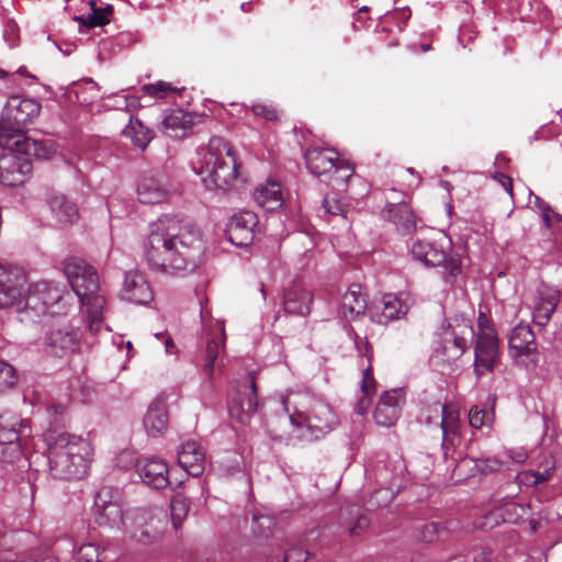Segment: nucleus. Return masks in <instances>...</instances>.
<instances>
[{
  "label": "nucleus",
  "mask_w": 562,
  "mask_h": 562,
  "mask_svg": "<svg viewBox=\"0 0 562 562\" xmlns=\"http://www.w3.org/2000/svg\"><path fill=\"white\" fill-rule=\"evenodd\" d=\"M411 9L408 7H404L396 10L393 14V18L398 22V24H405L411 19Z\"/></svg>",
  "instance_id": "e2e57ef3"
},
{
  "label": "nucleus",
  "mask_w": 562,
  "mask_h": 562,
  "mask_svg": "<svg viewBox=\"0 0 562 562\" xmlns=\"http://www.w3.org/2000/svg\"><path fill=\"white\" fill-rule=\"evenodd\" d=\"M322 206H323V210H324V212L326 214H329V215H341L344 218L346 217L344 206L334 196L326 195L323 199Z\"/></svg>",
  "instance_id": "864d4df0"
},
{
  "label": "nucleus",
  "mask_w": 562,
  "mask_h": 562,
  "mask_svg": "<svg viewBox=\"0 0 562 562\" xmlns=\"http://www.w3.org/2000/svg\"><path fill=\"white\" fill-rule=\"evenodd\" d=\"M474 336L472 322L464 317H454L442 326L440 345L435 349V357L451 362L459 359L468 348V341Z\"/></svg>",
  "instance_id": "9b49d317"
},
{
  "label": "nucleus",
  "mask_w": 562,
  "mask_h": 562,
  "mask_svg": "<svg viewBox=\"0 0 562 562\" xmlns=\"http://www.w3.org/2000/svg\"><path fill=\"white\" fill-rule=\"evenodd\" d=\"M509 355L515 364L528 372H533L539 366L540 353L536 342V336L527 324H517L509 336Z\"/></svg>",
  "instance_id": "ddd939ff"
},
{
  "label": "nucleus",
  "mask_w": 562,
  "mask_h": 562,
  "mask_svg": "<svg viewBox=\"0 0 562 562\" xmlns=\"http://www.w3.org/2000/svg\"><path fill=\"white\" fill-rule=\"evenodd\" d=\"M273 526L274 521L270 516L255 515L252 518V531L258 537H268Z\"/></svg>",
  "instance_id": "de8ad7c7"
},
{
  "label": "nucleus",
  "mask_w": 562,
  "mask_h": 562,
  "mask_svg": "<svg viewBox=\"0 0 562 562\" xmlns=\"http://www.w3.org/2000/svg\"><path fill=\"white\" fill-rule=\"evenodd\" d=\"M167 524V514L158 507L134 508L125 512L122 531L143 544L157 541Z\"/></svg>",
  "instance_id": "0eeeda50"
},
{
  "label": "nucleus",
  "mask_w": 562,
  "mask_h": 562,
  "mask_svg": "<svg viewBox=\"0 0 562 562\" xmlns=\"http://www.w3.org/2000/svg\"><path fill=\"white\" fill-rule=\"evenodd\" d=\"M436 418H440L442 429V443L445 445L449 436H454L459 429V412L452 404L441 405L439 402L434 404Z\"/></svg>",
  "instance_id": "4c0bfd02"
},
{
  "label": "nucleus",
  "mask_w": 562,
  "mask_h": 562,
  "mask_svg": "<svg viewBox=\"0 0 562 562\" xmlns=\"http://www.w3.org/2000/svg\"><path fill=\"white\" fill-rule=\"evenodd\" d=\"M190 510L189 499L182 494H176L170 502L172 526L178 530Z\"/></svg>",
  "instance_id": "37998d69"
},
{
  "label": "nucleus",
  "mask_w": 562,
  "mask_h": 562,
  "mask_svg": "<svg viewBox=\"0 0 562 562\" xmlns=\"http://www.w3.org/2000/svg\"><path fill=\"white\" fill-rule=\"evenodd\" d=\"M438 537V525L435 522L426 524L422 531V538L426 542L432 541Z\"/></svg>",
  "instance_id": "680f3d73"
},
{
  "label": "nucleus",
  "mask_w": 562,
  "mask_h": 562,
  "mask_svg": "<svg viewBox=\"0 0 562 562\" xmlns=\"http://www.w3.org/2000/svg\"><path fill=\"white\" fill-rule=\"evenodd\" d=\"M496 178L499 180L501 184L504 187V189L509 193L513 194V183L512 179L503 173H498Z\"/></svg>",
  "instance_id": "774afa93"
},
{
  "label": "nucleus",
  "mask_w": 562,
  "mask_h": 562,
  "mask_svg": "<svg viewBox=\"0 0 562 562\" xmlns=\"http://www.w3.org/2000/svg\"><path fill=\"white\" fill-rule=\"evenodd\" d=\"M367 308V299L361 285L351 284L341 297L338 313L347 321H353Z\"/></svg>",
  "instance_id": "c756f323"
},
{
  "label": "nucleus",
  "mask_w": 562,
  "mask_h": 562,
  "mask_svg": "<svg viewBox=\"0 0 562 562\" xmlns=\"http://www.w3.org/2000/svg\"><path fill=\"white\" fill-rule=\"evenodd\" d=\"M198 154L195 171L204 187L207 190H228L237 180L239 167L231 144L221 136H213Z\"/></svg>",
  "instance_id": "20e7f679"
},
{
  "label": "nucleus",
  "mask_w": 562,
  "mask_h": 562,
  "mask_svg": "<svg viewBox=\"0 0 562 562\" xmlns=\"http://www.w3.org/2000/svg\"><path fill=\"white\" fill-rule=\"evenodd\" d=\"M101 549L95 543H85L79 547L76 554L77 562H100Z\"/></svg>",
  "instance_id": "49530a36"
},
{
  "label": "nucleus",
  "mask_w": 562,
  "mask_h": 562,
  "mask_svg": "<svg viewBox=\"0 0 562 562\" xmlns=\"http://www.w3.org/2000/svg\"><path fill=\"white\" fill-rule=\"evenodd\" d=\"M396 488L397 487L395 486L380 485V488H378L372 495H370L369 499L367 501L368 508L375 509L379 507L386 506L394 498Z\"/></svg>",
  "instance_id": "c03bdc74"
},
{
  "label": "nucleus",
  "mask_w": 562,
  "mask_h": 562,
  "mask_svg": "<svg viewBox=\"0 0 562 562\" xmlns=\"http://www.w3.org/2000/svg\"><path fill=\"white\" fill-rule=\"evenodd\" d=\"M146 432L159 437L166 432L169 425L168 404L165 396H157L148 406L143 419Z\"/></svg>",
  "instance_id": "393cba45"
},
{
  "label": "nucleus",
  "mask_w": 562,
  "mask_h": 562,
  "mask_svg": "<svg viewBox=\"0 0 562 562\" xmlns=\"http://www.w3.org/2000/svg\"><path fill=\"white\" fill-rule=\"evenodd\" d=\"M305 162L308 170L315 176H323L334 171L333 184L341 186L352 176L353 169L344 160L338 159V154L330 148H308L305 151Z\"/></svg>",
  "instance_id": "f8f14e48"
},
{
  "label": "nucleus",
  "mask_w": 562,
  "mask_h": 562,
  "mask_svg": "<svg viewBox=\"0 0 562 562\" xmlns=\"http://www.w3.org/2000/svg\"><path fill=\"white\" fill-rule=\"evenodd\" d=\"M178 462L189 475L199 476L204 471L205 453L196 441L189 440L180 446Z\"/></svg>",
  "instance_id": "c85d7f7f"
},
{
  "label": "nucleus",
  "mask_w": 562,
  "mask_h": 562,
  "mask_svg": "<svg viewBox=\"0 0 562 562\" xmlns=\"http://www.w3.org/2000/svg\"><path fill=\"white\" fill-rule=\"evenodd\" d=\"M136 105H137V99L117 94L114 98V104L111 106L116 110L131 111Z\"/></svg>",
  "instance_id": "bf43d9fd"
},
{
  "label": "nucleus",
  "mask_w": 562,
  "mask_h": 562,
  "mask_svg": "<svg viewBox=\"0 0 562 562\" xmlns=\"http://www.w3.org/2000/svg\"><path fill=\"white\" fill-rule=\"evenodd\" d=\"M19 26L13 21H8L3 27V40L7 42L10 48L15 47L19 44Z\"/></svg>",
  "instance_id": "603ef678"
},
{
  "label": "nucleus",
  "mask_w": 562,
  "mask_h": 562,
  "mask_svg": "<svg viewBox=\"0 0 562 562\" xmlns=\"http://www.w3.org/2000/svg\"><path fill=\"white\" fill-rule=\"evenodd\" d=\"M499 358V340L495 329L477 334L474 347V372L482 376L493 371Z\"/></svg>",
  "instance_id": "f3484780"
},
{
  "label": "nucleus",
  "mask_w": 562,
  "mask_h": 562,
  "mask_svg": "<svg viewBox=\"0 0 562 562\" xmlns=\"http://www.w3.org/2000/svg\"><path fill=\"white\" fill-rule=\"evenodd\" d=\"M507 454L516 463H522L528 458V453L525 449H510Z\"/></svg>",
  "instance_id": "69168bd1"
},
{
  "label": "nucleus",
  "mask_w": 562,
  "mask_h": 562,
  "mask_svg": "<svg viewBox=\"0 0 562 562\" xmlns=\"http://www.w3.org/2000/svg\"><path fill=\"white\" fill-rule=\"evenodd\" d=\"M369 526V518L367 516H359L355 526H352L349 530L351 536H357L363 529Z\"/></svg>",
  "instance_id": "0e129e2a"
},
{
  "label": "nucleus",
  "mask_w": 562,
  "mask_h": 562,
  "mask_svg": "<svg viewBox=\"0 0 562 562\" xmlns=\"http://www.w3.org/2000/svg\"><path fill=\"white\" fill-rule=\"evenodd\" d=\"M257 225L258 217L256 213L240 211L229 218L226 227L227 238L237 247H246L252 243Z\"/></svg>",
  "instance_id": "6ab92c4d"
},
{
  "label": "nucleus",
  "mask_w": 562,
  "mask_h": 562,
  "mask_svg": "<svg viewBox=\"0 0 562 562\" xmlns=\"http://www.w3.org/2000/svg\"><path fill=\"white\" fill-rule=\"evenodd\" d=\"M440 240L416 239L411 245L412 258L427 268L443 267L446 282H452L460 272V259L448 254L449 244Z\"/></svg>",
  "instance_id": "1a4fd4ad"
},
{
  "label": "nucleus",
  "mask_w": 562,
  "mask_h": 562,
  "mask_svg": "<svg viewBox=\"0 0 562 562\" xmlns=\"http://www.w3.org/2000/svg\"><path fill=\"white\" fill-rule=\"evenodd\" d=\"M80 337L79 330L74 328H52L45 337V350L54 357L63 358L78 348Z\"/></svg>",
  "instance_id": "5701e85b"
},
{
  "label": "nucleus",
  "mask_w": 562,
  "mask_h": 562,
  "mask_svg": "<svg viewBox=\"0 0 562 562\" xmlns=\"http://www.w3.org/2000/svg\"><path fill=\"white\" fill-rule=\"evenodd\" d=\"M555 470L554 462H549L548 465L542 471H530L526 473V476H532L533 477V485H538L540 483H544L549 481Z\"/></svg>",
  "instance_id": "5fc2aeb1"
},
{
  "label": "nucleus",
  "mask_w": 562,
  "mask_h": 562,
  "mask_svg": "<svg viewBox=\"0 0 562 562\" xmlns=\"http://www.w3.org/2000/svg\"><path fill=\"white\" fill-rule=\"evenodd\" d=\"M31 436L26 419L13 412L0 414V461L13 463L23 456L22 441Z\"/></svg>",
  "instance_id": "9d476101"
},
{
  "label": "nucleus",
  "mask_w": 562,
  "mask_h": 562,
  "mask_svg": "<svg viewBox=\"0 0 562 562\" xmlns=\"http://www.w3.org/2000/svg\"><path fill=\"white\" fill-rule=\"evenodd\" d=\"M193 124V117L183 110L176 109L167 112L161 122L162 132L172 138L183 137Z\"/></svg>",
  "instance_id": "2f4dec72"
},
{
  "label": "nucleus",
  "mask_w": 562,
  "mask_h": 562,
  "mask_svg": "<svg viewBox=\"0 0 562 562\" xmlns=\"http://www.w3.org/2000/svg\"><path fill=\"white\" fill-rule=\"evenodd\" d=\"M47 203L50 210V214L58 225H72L79 220V211L77 205L63 193H49Z\"/></svg>",
  "instance_id": "cd10ccee"
},
{
  "label": "nucleus",
  "mask_w": 562,
  "mask_h": 562,
  "mask_svg": "<svg viewBox=\"0 0 562 562\" xmlns=\"http://www.w3.org/2000/svg\"><path fill=\"white\" fill-rule=\"evenodd\" d=\"M13 146H15L18 151L23 156H27L30 160L32 157L37 159H48L55 153V149L49 142L32 139L26 137L25 134H23L22 137L12 139V147Z\"/></svg>",
  "instance_id": "f704fd0d"
},
{
  "label": "nucleus",
  "mask_w": 562,
  "mask_h": 562,
  "mask_svg": "<svg viewBox=\"0 0 562 562\" xmlns=\"http://www.w3.org/2000/svg\"><path fill=\"white\" fill-rule=\"evenodd\" d=\"M313 297L310 291L293 285L284 292L283 307L289 314L306 315L310 313Z\"/></svg>",
  "instance_id": "72a5a7b5"
},
{
  "label": "nucleus",
  "mask_w": 562,
  "mask_h": 562,
  "mask_svg": "<svg viewBox=\"0 0 562 562\" xmlns=\"http://www.w3.org/2000/svg\"><path fill=\"white\" fill-rule=\"evenodd\" d=\"M47 413L52 418V424H59L64 420V417L67 413V407L61 404H52L47 408Z\"/></svg>",
  "instance_id": "052dcab7"
},
{
  "label": "nucleus",
  "mask_w": 562,
  "mask_h": 562,
  "mask_svg": "<svg viewBox=\"0 0 562 562\" xmlns=\"http://www.w3.org/2000/svg\"><path fill=\"white\" fill-rule=\"evenodd\" d=\"M49 473L58 480H80L89 469L93 457L91 442L70 432L47 438Z\"/></svg>",
  "instance_id": "f03ea898"
},
{
  "label": "nucleus",
  "mask_w": 562,
  "mask_h": 562,
  "mask_svg": "<svg viewBox=\"0 0 562 562\" xmlns=\"http://www.w3.org/2000/svg\"><path fill=\"white\" fill-rule=\"evenodd\" d=\"M382 216L392 222L402 235L412 234L417 229V218L412 207L405 202L389 203L382 210Z\"/></svg>",
  "instance_id": "bb28decb"
},
{
  "label": "nucleus",
  "mask_w": 562,
  "mask_h": 562,
  "mask_svg": "<svg viewBox=\"0 0 562 562\" xmlns=\"http://www.w3.org/2000/svg\"><path fill=\"white\" fill-rule=\"evenodd\" d=\"M251 111L256 116L263 117L267 121H273L278 117L277 110L268 103L256 102L251 105Z\"/></svg>",
  "instance_id": "3c124183"
},
{
  "label": "nucleus",
  "mask_w": 562,
  "mask_h": 562,
  "mask_svg": "<svg viewBox=\"0 0 562 562\" xmlns=\"http://www.w3.org/2000/svg\"><path fill=\"white\" fill-rule=\"evenodd\" d=\"M375 393V381L372 374L371 366H368L361 379V397L358 400L355 411L358 415H364L371 404L372 396Z\"/></svg>",
  "instance_id": "a19ab883"
},
{
  "label": "nucleus",
  "mask_w": 562,
  "mask_h": 562,
  "mask_svg": "<svg viewBox=\"0 0 562 562\" xmlns=\"http://www.w3.org/2000/svg\"><path fill=\"white\" fill-rule=\"evenodd\" d=\"M168 195L169 189L167 183L156 177H143L137 184V196L140 203H161L168 199Z\"/></svg>",
  "instance_id": "7c9ffc66"
},
{
  "label": "nucleus",
  "mask_w": 562,
  "mask_h": 562,
  "mask_svg": "<svg viewBox=\"0 0 562 562\" xmlns=\"http://www.w3.org/2000/svg\"><path fill=\"white\" fill-rule=\"evenodd\" d=\"M26 274L23 271V281L13 283L16 291L13 294V303L9 306L18 313H25L32 321L45 315H61L67 313L65 290L55 282L41 281L24 290Z\"/></svg>",
  "instance_id": "39448f33"
},
{
  "label": "nucleus",
  "mask_w": 562,
  "mask_h": 562,
  "mask_svg": "<svg viewBox=\"0 0 562 562\" xmlns=\"http://www.w3.org/2000/svg\"><path fill=\"white\" fill-rule=\"evenodd\" d=\"M406 470L402 458H396L387 463L378 464L373 471L374 479L379 485L395 486L397 490L402 485V477Z\"/></svg>",
  "instance_id": "473e14b6"
},
{
  "label": "nucleus",
  "mask_w": 562,
  "mask_h": 562,
  "mask_svg": "<svg viewBox=\"0 0 562 562\" xmlns=\"http://www.w3.org/2000/svg\"><path fill=\"white\" fill-rule=\"evenodd\" d=\"M258 409V396L255 376L248 374V384L243 391H238L228 404V411L232 418L240 424L246 423L252 414Z\"/></svg>",
  "instance_id": "aec40b11"
},
{
  "label": "nucleus",
  "mask_w": 562,
  "mask_h": 562,
  "mask_svg": "<svg viewBox=\"0 0 562 562\" xmlns=\"http://www.w3.org/2000/svg\"><path fill=\"white\" fill-rule=\"evenodd\" d=\"M292 425L304 428L302 432L307 439H318L331 431L339 423L333 407L321 398H312L304 411H296L290 415Z\"/></svg>",
  "instance_id": "6e6552de"
},
{
  "label": "nucleus",
  "mask_w": 562,
  "mask_h": 562,
  "mask_svg": "<svg viewBox=\"0 0 562 562\" xmlns=\"http://www.w3.org/2000/svg\"><path fill=\"white\" fill-rule=\"evenodd\" d=\"M477 327L479 333L477 334H484L487 329H495L490 321V318L482 312L479 314L477 318Z\"/></svg>",
  "instance_id": "338daca9"
},
{
  "label": "nucleus",
  "mask_w": 562,
  "mask_h": 562,
  "mask_svg": "<svg viewBox=\"0 0 562 562\" xmlns=\"http://www.w3.org/2000/svg\"><path fill=\"white\" fill-rule=\"evenodd\" d=\"M307 557V551L300 547H294L285 552L283 562H305Z\"/></svg>",
  "instance_id": "13d9d810"
},
{
  "label": "nucleus",
  "mask_w": 562,
  "mask_h": 562,
  "mask_svg": "<svg viewBox=\"0 0 562 562\" xmlns=\"http://www.w3.org/2000/svg\"><path fill=\"white\" fill-rule=\"evenodd\" d=\"M23 281V270L19 268H5L0 265V307L9 308L13 303V294L15 290L13 283L19 284Z\"/></svg>",
  "instance_id": "e433bc0d"
},
{
  "label": "nucleus",
  "mask_w": 562,
  "mask_h": 562,
  "mask_svg": "<svg viewBox=\"0 0 562 562\" xmlns=\"http://www.w3.org/2000/svg\"><path fill=\"white\" fill-rule=\"evenodd\" d=\"M561 301L559 289L542 284L538 288L532 300V321L539 327H544L551 319Z\"/></svg>",
  "instance_id": "412c9836"
},
{
  "label": "nucleus",
  "mask_w": 562,
  "mask_h": 562,
  "mask_svg": "<svg viewBox=\"0 0 562 562\" xmlns=\"http://www.w3.org/2000/svg\"><path fill=\"white\" fill-rule=\"evenodd\" d=\"M475 468L484 473L495 472L502 468V462L496 458H481L475 460Z\"/></svg>",
  "instance_id": "4d7b16f0"
},
{
  "label": "nucleus",
  "mask_w": 562,
  "mask_h": 562,
  "mask_svg": "<svg viewBox=\"0 0 562 562\" xmlns=\"http://www.w3.org/2000/svg\"><path fill=\"white\" fill-rule=\"evenodd\" d=\"M175 90L176 89L170 83L161 80L155 83L144 85L142 87V91L145 94L158 99L165 98L169 92H172Z\"/></svg>",
  "instance_id": "8fccbe9b"
},
{
  "label": "nucleus",
  "mask_w": 562,
  "mask_h": 562,
  "mask_svg": "<svg viewBox=\"0 0 562 562\" xmlns=\"http://www.w3.org/2000/svg\"><path fill=\"white\" fill-rule=\"evenodd\" d=\"M137 473L144 484L161 490L169 485V467L159 457H145L137 462Z\"/></svg>",
  "instance_id": "4be33fe9"
},
{
  "label": "nucleus",
  "mask_w": 562,
  "mask_h": 562,
  "mask_svg": "<svg viewBox=\"0 0 562 562\" xmlns=\"http://www.w3.org/2000/svg\"><path fill=\"white\" fill-rule=\"evenodd\" d=\"M203 333L206 336V355L203 364V373L211 382L214 375L215 361L224 351L225 329L224 323L213 319L209 311L202 305L200 310Z\"/></svg>",
  "instance_id": "2eb2a0df"
},
{
  "label": "nucleus",
  "mask_w": 562,
  "mask_h": 562,
  "mask_svg": "<svg viewBox=\"0 0 562 562\" xmlns=\"http://www.w3.org/2000/svg\"><path fill=\"white\" fill-rule=\"evenodd\" d=\"M138 461L139 460H137L135 452L131 450H123L115 458L116 467L121 469H130L132 467L137 468Z\"/></svg>",
  "instance_id": "6e6d98bb"
},
{
  "label": "nucleus",
  "mask_w": 562,
  "mask_h": 562,
  "mask_svg": "<svg viewBox=\"0 0 562 562\" xmlns=\"http://www.w3.org/2000/svg\"><path fill=\"white\" fill-rule=\"evenodd\" d=\"M143 247L149 268L166 276L195 271L205 252L201 231L171 215H164L150 224Z\"/></svg>",
  "instance_id": "f257e3e1"
},
{
  "label": "nucleus",
  "mask_w": 562,
  "mask_h": 562,
  "mask_svg": "<svg viewBox=\"0 0 562 562\" xmlns=\"http://www.w3.org/2000/svg\"><path fill=\"white\" fill-rule=\"evenodd\" d=\"M41 109V103L35 99L12 95L0 120V147H12V139L25 134L27 125L38 117Z\"/></svg>",
  "instance_id": "423d86ee"
},
{
  "label": "nucleus",
  "mask_w": 562,
  "mask_h": 562,
  "mask_svg": "<svg viewBox=\"0 0 562 562\" xmlns=\"http://www.w3.org/2000/svg\"><path fill=\"white\" fill-rule=\"evenodd\" d=\"M121 295L124 300L140 305H146L154 299L148 282L143 274L136 271L125 274Z\"/></svg>",
  "instance_id": "a878e982"
},
{
  "label": "nucleus",
  "mask_w": 562,
  "mask_h": 562,
  "mask_svg": "<svg viewBox=\"0 0 562 562\" xmlns=\"http://www.w3.org/2000/svg\"><path fill=\"white\" fill-rule=\"evenodd\" d=\"M535 205L540 212L543 225L546 228L550 229L552 227V220L557 218L558 221L562 220V216L555 213L551 206L541 200L539 196L535 195Z\"/></svg>",
  "instance_id": "09e8293b"
},
{
  "label": "nucleus",
  "mask_w": 562,
  "mask_h": 562,
  "mask_svg": "<svg viewBox=\"0 0 562 562\" xmlns=\"http://www.w3.org/2000/svg\"><path fill=\"white\" fill-rule=\"evenodd\" d=\"M91 7V12L87 14H82L80 16L76 15L74 19L78 21L80 25H85L88 29L102 26L110 22V16L112 14L113 8L110 4L105 7H97L95 1H89Z\"/></svg>",
  "instance_id": "58836bf2"
},
{
  "label": "nucleus",
  "mask_w": 562,
  "mask_h": 562,
  "mask_svg": "<svg viewBox=\"0 0 562 562\" xmlns=\"http://www.w3.org/2000/svg\"><path fill=\"white\" fill-rule=\"evenodd\" d=\"M254 199L262 209L269 212L277 211L283 204L280 184L273 180L257 187Z\"/></svg>",
  "instance_id": "c9c22d12"
},
{
  "label": "nucleus",
  "mask_w": 562,
  "mask_h": 562,
  "mask_svg": "<svg viewBox=\"0 0 562 562\" xmlns=\"http://www.w3.org/2000/svg\"><path fill=\"white\" fill-rule=\"evenodd\" d=\"M495 397L488 398V408L473 406L469 412V424L472 428L479 429L483 426L491 427L494 422Z\"/></svg>",
  "instance_id": "79ce46f5"
},
{
  "label": "nucleus",
  "mask_w": 562,
  "mask_h": 562,
  "mask_svg": "<svg viewBox=\"0 0 562 562\" xmlns=\"http://www.w3.org/2000/svg\"><path fill=\"white\" fill-rule=\"evenodd\" d=\"M403 402L404 395L401 390L384 392L374 411L375 423L383 427L394 425L400 417Z\"/></svg>",
  "instance_id": "b1692460"
},
{
  "label": "nucleus",
  "mask_w": 562,
  "mask_h": 562,
  "mask_svg": "<svg viewBox=\"0 0 562 562\" xmlns=\"http://www.w3.org/2000/svg\"><path fill=\"white\" fill-rule=\"evenodd\" d=\"M93 518L97 525L121 530L125 522V512L119 491L110 486L101 487L94 497Z\"/></svg>",
  "instance_id": "4468645a"
},
{
  "label": "nucleus",
  "mask_w": 562,
  "mask_h": 562,
  "mask_svg": "<svg viewBox=\"0 0 562 562\" xmlns=\"http://www.w3.org/2000/svg\"><path fill=\"white\" fill-rule=\"evenodd\" d=\"M123 134L131 138L133 144L140 149H145L150 140L154 138L151 130L144 126V124L133 116L130 117V123L123 130Z\"/></svg>",
  "instance_id": "ea45409f"
},
{
  "label": "nucleus",
  "mask_w": 562,
  "mask_h": 562,
  "mask_svg": "<svg viewBox=\"0 0 562 562\" xmlns=\"http://www.w3.org/2000/svg\"><path fill=\"white\" fill-rule=\"evenodd\" d=\"M64 272L81 304L87 307V328L97 335L104 326L103 308L105 299L98 293L99 279L92 266L79 258H68L64 262Z\"/></svg>",
  "instance_id": "7ed1b4c3"
},
{
  "label": "nucleus",
  "mask_w": 562,
  "mask_h": 562,
  "mask_svg": "<svg viewBox=\"0 0 562 562\" xmlns=\"http://www.w3.org/2000/svg\"><path fill=\"white\" fill-rule=\"evenodd\" d=\"M18 373L13 366L0 359V393H4L18 383Z\"/></svg>",
  "instance_id": "a18cd8bd"
},
{
  "label": "nucleus",
  "mask_w": 562,
  "mask_h": 562,
  "mask_svg": "<svg viewBox=\"0 0 562 562\" xmlns=\"http://www.w3.org/2000/svg\"><path fill=\"white\" fill-rule=\"evenodd\" d=\"M5 148L9 153L0 157V182L8 187L22 186L32 172V161L15 146Z\"/></svg>",
  "instance_id": "dca6fc26"
},
{
  "label": "nucleus",
  "mask_w": 562,
  "mask_h": 562,
  "mask_svg": "<svg viewBox=\"0 0 562 562\" xmlns=\"http://www.w3.org/2000/svg\"><path fill=\"white\" fill-rule=\"evenodd\" d=\"M409 310V296L405 293L383 294L370 310L371 319L386 325L392 321L404 318Z\"/></svg>",
  "instance_id": "a211bd4d"
}]
</instances>
